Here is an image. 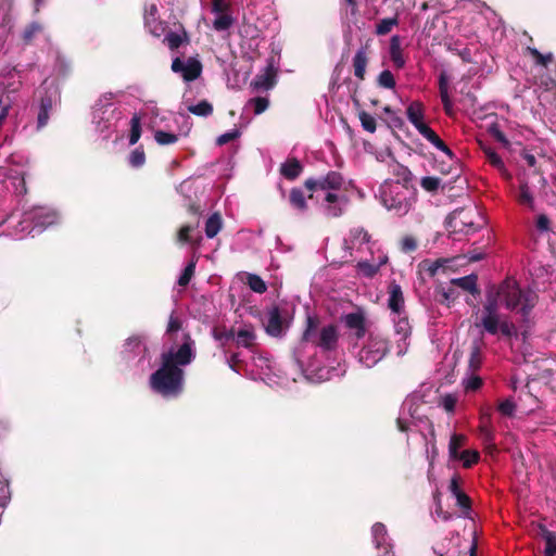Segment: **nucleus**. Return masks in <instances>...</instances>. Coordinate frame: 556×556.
Returning <instances> with one entry per match:
<instances>
[{
	"label": "nucleus",
	"instance_id": "obj_1",
	"mask_svg": "<svg viewBox=\"0 0 556 556\" xmlns=\"http://www.w3.org/2000/svg\"><path fill=\"white\" fill-rule=\"evenodd\" d=\"M194 341L190 333L184 334L178 350L161 354V366L150 376L151 389L164 397H176L184 390L185 371L180 366L189 365L195 357Z\"/></svg>",
	"mask_w": 556,
	"mask_h": 556
},
{
	"label": "nucleus",
	"instance_id": "obj_2",
	"mask_svg": "<svg viewBox=\"0 0 556 556\" xmlns=\"http://www.w3.org/2000/svg\"><path fill=\"white\" fill-rule=\"evenodd\" d=\"M497 295H501V302L509 311H514L521 305L520 313L523 317H527L534 306L533 296L525 293L513 278H506L500 283Z\"/></svg>",
	"mask_w": 556,
	"mask_h": 556
},
{
	"label": "nucleus",
	"instance_id": "obj_3",
	"mask_svg": "<svg viewBox=\"0 0 556 556\" xmlns=\"http://www.w3.org/2000/svg\"><path fill=\"white\" fill-rule=\"evenodd\" d=\"M319 320L317 317L307 316L306 328L302 336V341L312 342L321 351L328 352L337 349L339 334L334 325H328L320 329L319 334H316Z\"/></svg>",
	"mask_w": 556,
	"mask_h": 556
},
{
	"label": "nucleus",
	"instance_id": "obj_4",
	"mask_svg": "<svg viewBox=\"0 0 556 556\" xmlns=\"http://www.w3.org/2000/svg\"><path fill=\"white\" fill-rule=\"evenodd\" d=\"M484 224V218L477 207L473 208H456L446 218V225L454 233H473Z\"/></svg>",
	"mask_w": 556,
	"mask_h": 556
},
{
	"label": "nucleus",
	"instance_id": "obj_5",
	"mask_svg": "<svg viewBox=\"0 0 556 556\" xmlns=\"http://www.w3.org/2000/svg\"><path fill=\"white\" fill-rule=\"evenodd\" d=\"M390 352L389 341L378 333H370L358 353L359 362L367 368L374 367Z\"/></svg>",
	"mask_w": 556,
	"mask_h": 556
},
{
	"label": "nucleus",
	"instance_id": "obj_6",
	"mask_svg": "<svg viewBox=\"0 0 556 556\" xmlns=\"http://www.w3.org/2000/svg\"><path fill=\"white\" fill-rule=\"evenodd\" d=\"M381 202L387 210L394 211L400 216L405 215L410 208V202L400 184L390 186L389 189H383Z\"/></svg>",
	"mask_w": 556,
	"mask_h": 556
},
{
	"label": "nucleus",
	"instance_id": "obj_7",
	"mask_svg": "<svg viewBox=\"0 0 556 556\" xmlns=\"http://www.w3.org/2000/svg\"><path fill=\"white\" fill-rule=\"evenodd\" d=\"M501 295H497V289L495 291H489L486 294V301L483 305V316L480 325L490 334H496L498 332V303Z\"/></svg>",
	"mask_w": 556,
	"mask_h": 556
},
{
	"label": "nucleus",
	"instance_id": "obj_8",
	"mask_svg": "<svg viewBox=\"0 0 556 556\" xmlns=\"http://www.w3.org/2000/svg\"><path fill=\"white\" fill-rule=\"evenodd\" d=\"M344 178L341 173L330 170L326 176L316 178H307L304 181V187L309 191L308 199L314 198V191L316 190H332L339 191L343 188Z\"/></svg>",
	"mask_w": 556,
	"mask_h": 556
},
{
	"label": "nucleus",
	"instance_id": "obj_9",
	"mask_svg": "<svg viewBox=\"0 0 556 556\" xmlns=\"http://www.w3.org/2000/svg\"><path fill=\"white\" fill-rule=\"evenodd\" d=\"M170 70L174 73L181 74L185 81H193L202 74V63L197 58H189L184 62L180 58H175L172 61Z\"/></svg>",
	"mask_w": 556,
	"mask_h": 556
},
{
	"label": "nucleus",
	"instance_id": "obj_10",
	"mask_svg": "<svg viewBox=\"0 0 556 556\" xmlns=\"http://www.w3.org/2000/svg\"><path fill=\"white\" fill-rule=\"evenodd\" d=\"M463 480L457 473L450 480L448 491L456 498L457 506L467 515L471 510V500L462 489Z\"/></svg>",
	"mask_w": 556,
	"mask_h": 556
},
{
	"label": "nucleus",
	"instance_id": "obj_11",
	"mask_svg": "<svg viewBox=\"0 0 556 556\" xmlns=\"http://www.w3.org/2000/svg\"><path fill=\"white\" fill-rule=\"evenodd\" d=\"M370 42L371 40L367 39L366 42L356 51L352 60L354 75L359 80L365 79L366 68L369 63Z\"/></svg>",
	"mask_w": 556,
	"mask_h": 556
},
{
	"label": "nucleus",
	"instance_id": "obj_12",
	"mask_svg": "<svg viewBox=\"0 0 556 556\" xmlns=\"http://www.w3.org/2000/svg\"><path fill=\"white\" fill-rule=\"evenodd\" d=\"M372 536L379 556H388L391 553V544L388 541L387 528L383 523L377 522L372 526Z\"/></svg>",
	"mask_w": 556,
	"mask_h": 556
},
{
	"label": "nucleus",
	"instance_id": "obj_13",
	"mask_svg": "<svg viewBox=\"0 0 556 556\" xmlns=\"http://www.w3.org/2000/svg\"><path fill=\"white\" fill-rule=\"evenodd\" d=\"M388 294V307L391 309V312L401 314V312L404 309L405 301L402 288L399 283H396L395 280L389 283Z\"/></svg>",
	"mask_w": 556,
	"mask_h": 556
},
{
	"label": "nucleus",
	"instance_id": "obj_14",
	"mask_svg": "<svg viewBox=\"0 0 556 556\" xmlns=\"http://www.w3.org/2000/svg\"><path fill=\"white\" fill-rule=\"evenodd\" d=\"M343 321L349 329L355 331L354 336L356 337V339H362L365 337L366 319L363 313H349L343 317Z\"/></svg>",
	"mask_w": 556,
	"mask_h": 556
},
{
	"label": "nucleus",
	"instance_id": "obj_15",
	"mask_svg": "<svg viewBox=\"0 0 556 556\" xmlns=\"http://www.w3.org/2000/svg\"><path fill=\"white\" fill-rule=\"evenodd\" d=\"M266 332L271 337H280L283 332V319L277 306H274L268 312Z\"/></svg>",
	"mask_w": 556,
	"mask_h": 556
},
{
	"label": "nucleus",
	"instance_id": "obj_16",
	"mask_svg": "<svg viewBox=\"0 0 556 556\" xmlns=\"http://www.w3.org/2000/svg\"><path fill=\"white\" fill-rule=\"evenodd\" d=\"M390 60L395 68L401 70L405 66V59L402 49V39L399 35H393L390 39L389 46Z\"/></svg>",
	"mask_w": 556,
	"mask_h": 556
},
{
	"label": "nucleus",
	"instance_id": "obj_17",
	"mask_svg": "<svg viewBox=\"0 0 556 556\" xmlns=\"http://www.w3.org/2000/svg\"><path fill=\"white\" fill-rule=\"evenodd\" d=\"M303 172V165L296 157H290L280 166V174L288 180H295Z\"/></svg>",
	"mask_w": 556,
	"mask_h": 556
},
{
	"label": "nucleus",
	"instance_id": "obj_18",
	"mask_svg": "<svg viewBox=\"0 0 556 556\" xmlns=\"http://www.w3.org/2000/svg\"><path fill=\"white\" fill-rule=\"evenodd\" d=\"M29 219L34 222L36 227L46 228L55 223L56 215L52 212H48L45 208L39 207L29 214Z\"/></svg>",
	"mask_w": 556,
	"mask_h": 556
},
{
	"label": "nucleus",
	"instance_id": "obj_19",
	"mask_svg": "<svg viewBox=\"0 0 556 556\" xmlns=\"http://www.w3.org/2000/svg\"><path fill=\"white\" fill-rule=\"evenodd\" d=\"M371 239V236L368 233V231L361 227H353L350 230V239L345 240V243L348 244V249H353L355 247L359 248L361 245L368 243Z\"/></svg>",
	"mask_w": 556,
	"mask_h": 556
},
{
	"label": "nucleus",
	"instance_id": "obj_20",
	"mask_svg": "<svg viewBox=\"0 0 556 556\" xmlns=\"http://www.w3.org/2000/svg\"><path fill=\"white\" fill-rule=\"evenodd\" d=\"M406 115L408 121L414 125L415 128H418L419 125H422L425 117V106L420 101H413L406 109Z\"/></svg>",
	"mask_w": 556,
	"mask_h": 556
},
{
	"label": "nucleus",
	"instance_id": "obj_21",
	"mask_svg": "<svg viewBox=\"0 0 556 556\" xmlns=\"http://www.w3.org/2000/svg\"><path fill=\"white\" fill-rule=\"evenodd\" d=\"M477 280L478 278L476 275H468L465 277L452 279L451 285H453L456 289L460 288L462 290L476 295L480 293L477 286Z\"/></svg>",
	"mask_w": 556,
	"mask_h": 556
},
{
	"label": "nucleus",
	"instance_id": "obj_22",
	"mask_svg": "<svg viewBox=\"0 0 556 556\" xmlns=\"http://www.w3.org/2000/svg\"><path fill=\"white\" fill-rule=\"evenodd\" d=\"M257 89L268 90L276 84V72L271 66H268L265 73L257 75L252 83Z\"/></svg>",
	"mask_w": 556,
	"mask_h": 556
},
{
	"label": "nucleus",
	"instance_id": "obj_23",
	"mask_svg": "<svg viewBox=\"0 0 556 556\" xmlns=\"http://www.w3.org/2000/svg\"><path fill=\"white\" fill-rule=\"evenodd\" d=\"M189 35L185 29H182L181 34L169 30L165 34L163 40L172 51L177 50L182 43H189Z\"/></svg>",
	"mask_w": 556,
	"mask_h": 556
},
{
	"label": "nucleus",
	"instance_id": "obj_24",
	"mask_svg": "<svg viewBox=\"0 0 556 556\" xmlns=\"http://www.w3.org/2000/svg\"><path fill=\"white\" fill-rule=\"evenodd\" d=\"M482 365V349L480 341H473L470 346V355L468 361V369L475 374Z\"/></svg>",
	"mask_w": 556,
	"mask_h": 556
},
{
	"label": "nucleus",
	"instance_id": "obj_25",
	"mask_svg": "<svg viewBox=\"0 0 556 556\" xmlns=\"http://www.w3.org/2000/svg\"><path fill=\"white\" fill-rule=\"evenodd\" d=\"M540 531L545 541V556H556V533L549 531L545 526H540Z\"/></svg>",
	"mask_w": 556,
	"mask_h": 556
},
{
	"label": "nucleus",
	"instance_id": "obj_26",
	"mask_svg": "<svg viewBox=\"0 0 556 556\" xmlns=\"http://www.w3.org/2000/svg\"><path fill=\"white\" fill-rule=\"evenodd\" d=\"M435 293L440 296L439 302L447 306L459 296L458 290L453 285H450L447 288L440 286L437 288Z\"/></svg>",
	"mask_w": 556,
	"mask_h": 556
},
{
	"label": "nucleus",
	"instance_id": "obj_27",
	"mask_svg": "<svg viewBox=\"0 0 556 556\" xmlns=\"http://www.w3.org/2000/svg\"><path fill=\"white\" fill-rule=\"evenodd\" d=\"M327 194L325 197V201L328 203V205L326 206V212H327V215L330 216V217H339L342 215V208L338 205H336V203L339 202L340 200V197L334 193L332 190H327Z\"/></svg>",
	"mask_w": 556,
	"mask_h": 556
},
{
	"label": "nucleus",
	"instance_id": "obj_28",
	"mask_svg": "<svg viewBox=\"0 0 556 556\" xmlns=\"http://www.w3.org/2000/svg\"><path fill=\"white\" fill-rule=\"evenodd\" d=\"M289 202L298 211L305 212L307 210L306 198L300 188H292L290 190Z\"/></svg>",
	"mask_w": 556,
	"mask_h": 556
},
{
	"label": "nucleus",
	"instance_id": "obj_29",
	"mask_svg": "<svg viewBox=\"0 0 556 556\" xmlns=\"http://www.w3.org/2000/svg\"><path fill=\"white\" fill-rule=\"evenodd\" d=\"M222 228V217L219 213L212 214L205 223V235L207 238H214Z\"/></svg>",
	"mask_w": 556,
	"mask_h": 556
},
{
	"label": "nucleus",
	"instance_id": "obj_30",
	"mask_svg": "<svg viewBox=\"0 0 556 556\" xmlns=\"http://www.w3.org/2000/svg\"><path fill=\"white\" fill-rule=\"evenodd\" d=\"M467 442L465 434L454 433L452 434L448 443V454L451 458H456V455L460 453L459 448L463 447Z\"/></svg>",
	"mask_w": 556,
	"mask_h": 556
},
{
	"label": "nucleus",
	"instance_id": "obj_31",
	"mask_svg": "<svg viewBox=\"0 0 556 556\" xmlns=\"http://www.w3.org/2000/svg\"><path fill=\"white\" fill-rule=\"evenodd\" d=\"M217 16L213 21V28L216 31H225L228 30L233 25V18L227 12L217 13Z\"/></svg>",
	"mask_w": 556,
	"mask_h": 556
},
{
	"label": "nucleus",
	"instance_id": "obj_32",
	"mask_svg": "<svg viewBox=\"0 0 556 556\" xmlns=\"http://www.w3.org/2000/svg\"><path fill=\"white\" fill-rule=\"evenodd\" d=\"M456 460H462L465 468H470L480 459V454L475 450H465L456 455Z\"/></svg>",
	"mask_w": 556,
	"mask_h": 556
},
{
	"label": "nucleus",
	"instance_id": "obj_33",
	"mask_svg": "<svg viewBox=\"0 0 556 556\" xmlns=\"http://www.w3.org/2000/svg\"><path fill=\"white\" fill-rule=\"evenodd\" d=\"M52 109V100L50 97H45L40 102V110L38 113V127H43L49 121V113Z\"/></svg>",
	"mask_w": 556,
	"mask_h": 556
},
{
	"label": "nucleus",
	"instance_id": "obj_34",
	"mask_svg": "<svg viewBox=\"0 0 556 556\" xmlns=\"http://www.w3.org/2000/svg\"><path fill=\"white\" fill-rule=\"evenodd\" d=\"M357 273L366 278H374L379 273V265L369 261H359L356 264Z\"/></svg>",
	"mask_w": 556,
	"mask_h": 556
},
{
	"label": "nucleus",
	"instance_id": "obj_35",
	"mask_svg": "<svg viewBox=\"0 0 556 556\" xmlns=\"http://www.w3.org/2000/svg\"><path fill=\"white\" fill-rule=\"evenodd\" d=\"M247 285L249 286V288L252 291L260 293V294H263L267 291L266 282L262 279L261 276H258L256 274H248L247 275Z\"/></svg>",
	"mask_w": 556,
	"mask_h": 556
},
{
	"label": "nucleus",
	"instance_id": "obj_36",
	"mask_svg": "<svg viewBox=\"0 0 556 556\" xmlns=\"http://www.w3.org/2000/svg\"><path fill=\"white\" fill-rule=\"evenodd\" d=\"M42 31V26L38 22H31L28 24L23 33H22V40L25 45H30L34 40V38Z\"/></svg>",
	"mask_w": 556,
	"mask_h": 556
},
{
	"label": "nucleus",
	"instance_id": "obj_37",
	"mask_svg": "<svg viewBox=\"0 0 556 556\" xmlns=\"http://www.w3.org/2000/svg\"><path fill=\"white\" fill-rule=\"evenodd\" d=\"M399 25V17L395 15L393 17L382 18L376 25V35L384 36L389 34L394 26Z\"/></svg>",
	"mask_w": 556,
	"mask_h": 556
},
{
	"label": "nucleus",
	"instance_id": "obj_38",
	"mask_svg": "<svg viewBox=\"0 0 556 556\" xmlns=\"http://www.w3.org/2000/svg\"><path fill=\"white\" fill-rule=\"evenodd\" d=\"M188 111L197 116H210L213 113V105L207 100H202L198 104L189 105Z\"/></svg>",
	"mask_w": 556,
	"mask_h": 556
},
{
	"label": "nucleus",
	"instance_id": "obj_39",
	"mask_svg": "<svg viewBox=\"0 0 556 556\" xmlns=\"http://www.w3.org/2000/svg\"><path fill=\"white\" fill-rule=\"evenodd\" d=\"M237 344L239 346H243V348H251L253 345V342L255 340V333L253 332V330H249V329H240L237 334Z\"/></svg>",
	"mask_w": 556,
	"mask_h": 556
},
{
	"label": "nucleus",
	"instance_id": "obj_40",
	"mask_svg": "<svg viewBox=\"0 0 556 556\" xmlns=\"http://www.w3.org/2000/svg\"><path fill=\"white\" fill-rule=\"evenodd\" d=\"M483 151H484L488 162L492 166H494L502 173H506L505 164H504L502 157L492 148H484Z\"/></svg>",
	"mask_w": 556,
	"mask_h": 556
},
{
	"label": "nucleus",
	"instance_id": "obj_41",
	"mask_svg": "<svg viewBox=\"0 0 556 556\" xmlns=\"http://www.w3.org/2000/svg\"><path fill=\"white\" fill-rule=\"evenodd\" d=\"M377 84L381 88L394 89L396 81L392 72L389 70H384L379 74L377 78Z\"/></svg>",
	"mask_w": 556,
	"mask_h": 556
},
{
	"label": "nucleus",
	"instance_id": "obj_42",
	"mask_svg": "<svg viewBox=\"0 0 556 556\" xmlns=\"http://www.w3.org/2000/svg\"><path fill=\"white\" fill-rule=\"evenodd\" d=\"M141 136V124L140 117L138 115H134L130 119V134H129V144H136Z\"/></svg>",
	"mask_w": 556,
	"mask_h": 556
},
{
	"label": "nucleus",
	"instance_id": "obj_43",
	"mask_svg": "<svg viewBox=\"0 0 556 556\" xmlns=\"http://www.w3.org/2000/svg\"><path fill=\"white\" fill-rule=\"evenodd\" d=\"M199 220H197L194 224H187L179 228L177 232V241L179 243H189L191 242L190 233L198 227Z\"/></svg>",
	"mask_w": 556,
	"mask_h": 556
},
{
	"label": "nucleus",
	"instance_id": "obj_44",
	"mask_svg": "<svg viewBox=\"0 0 556 556\" xmlns=\"http://www.w3.org/2000/svg\"><path fill=\"white\" fill-rule=\"evenodd\" d=\"M358 118L362 124V127L368 132H375L377 128L376 119L372 115L367 113L366 111H361L358 113Z\"/></svg>",
	"mask_w": 556,
	"mask_h": 556
},
{
	"label": "nucleus",
	"instance_id": "obj_45",
	"mask_svg": "<svg viewBox=\"0 0 556 556\" xmlns=\"http://www.w3.org/2000/svg\"><path fill=\"white\" fill-rule=\"evenodd\" d=\"M498 331L506 338H513L518 336L516 326L507 320L498 318Z\"/></svg>",
	"mask_w": 556,
	"mask_h": 556
},
{
	"label": "nucleus",
	"instance_id": "obj_46",
	"mask_svg": "<svg viewBox=\"0 0 556 556\" xmlns=\"http://www.w3.org/2000/svg\"><path fill=\"white\" fill-rule=\"evenodd\" d=\"M154 139L160 146L174 144L178 141V136L164 130H156L154 132Z\"/></svg>",
	"mask_w": 556,
	"mask_h": 556
},
{
	"label": "nucleus",
	"instance_id": "obj_47",
	"mask_svg": "<svg viewBox=\"0 0 556 556\" xmlns=\"http://www.w3.org/2000/svg\"><path fill=\"white\" fill-rule=\"evenodd\" d=\"M195 261H191L186 267L185 269L182 270L181 275L179 276L178 278V281L177 283L180 286V287H186L189 285L191 278L193 277L194 275V271H195Z\"/></svg>",
	"mask_w": 556,
	"mask_h": 556
},
{
	"label": "nucleus",
	"instance_id": "obj_48",
	"mask_svg": "<svg viewBox=\"0 0 556 556\" xmlns=\"http://www.w3.org/2000/svg\"><path fill=\"white\" fill-rule=\"evenodd\" d=\"M528 50H529V53L535 60V63L539 65L547 67V65L553 61L552 53L543 54L536 48H530V47L528 48Z\"/></svg>",
	"mask_w": 556,
	"mask_h": 556
},
{
	"label": "nucleus",
	"instance_id": "obj_49",
	"mask_svg": "<svg viewBox=\"0 0 556 556\" xmlns=\"http://www.w3.org/2000/svg\"><path fill=\"white\" fill-rule=\"evenodd\" d=\"M446 263V260L439 258L434 262L431 261H424L421 262L420 266L429 274V276L433 277L437 275L439 268L443 267Z\"/></svg>",
	"mask_w": 556,
	"mask_h": 556
},
{
	"label": "nucleus",
	"instance_id": "obj_50",
	"mask_svg": "<svg viewBox=\"0 0 556 556\" xmlns=\"http://www.w3.org/2000/svg\"><path fill=\"white\" fill-rule=\"evenodd\" d=\"M146 162V154L142 147L136 148L129 155V164L132 167H140Z\"/></svg>",
	"mask_w": 556,
	"mask_h": 556
},
{
	"label": "nucleus",
	"instance_id": "obj_51",
	"mask_svg": "<svg viewBox=\"0 0 556 556\" xmlns=\"http://www.w3.org/2000/svg\"><path fill=\"white\" fill-rule=\"evenodd\" d=\"M440 184V178L433 176H426L420 180V186L428 192H435L439 189Z\"/></svg>",
	"mask_w": 556,
	"mask_h": 556
},
{
	"label": "nucleus",
	"instance_id": "obj_52",
	"mask_svg": "<svg viewBox=\"0 0 556 556\" xmlns=\"http://www.w3.org/2000/svg\"><path fill=\"white\" fill-rule=\"evenodd\" d=\"M213 337L215 340L220 341L223 345H225L228 341L235 339V331L226 330V329H218L214 328L213 330Z\"/></svg>",
	"mask_w": 556,
	"mask_h": 556
},
{
	"label": "nucleus",
	"instance_id": "obj_53",
	"mask_svg": "<svg viewBox=\"0 0 556 556\" xmlns=\"http://www.w3.org/2000/svg\"><path fill=\"white\" fill-rule=\"evenodd\" d=\"M498 412L506 417H511L516 410V404L511 399L502 401L497 406Z\"/></svg>",
	"mask_w": 556,
	"mask_h": 556
},
{
	"label": "nucleus",
	"instance_id": "obj_54",
	"mask_svg": "<svg viewBox=\"0 0 556 556\" xmlns=\"http://www.w3.org/2000/svg\"><path fill=\"white\" fill-rule=\"evenodd\" d=\"M250 103L253 104L254 114L260 115L265 112L269 105V101L264 97H256L250 100Z\"/></svg>",
	"mask_w": 556,
	"mask_h": 556
},
{
	"label": "nucleus",
	"instance_id": "obj_55",
	"mask_svg": "<svg viewBox=\"0 0 556 556\" xmlns=\"http://www.w3.org/2000/svg\"><path fill=\"white\" fill-rule=\"evenodd\" d=\"M520 193H519V202L521 204H527L529 206H533V195L530 192V189L527 184L520 185Z\"/></svg>",
	"mask_w": 556,
	"mask_h": 556
},
{
	"label": "nucleus",
	"instance_id": "obj_56",
	"mask_svg": "<svg viewBox=\"0 0 556 556\" xmlns=\"http://www.w3.org/2000/svg\"><path fill=\"white\" fill-rule=\"evenodd\" d=\"M395 330L401 334L402 340H406L410 334V327L406 318L400 319L395 325Z\"/></svg>",
	"mask_w": 556,
	"mask_h": 556
},
{
	"label": "nucleus",
	"instance_id": "obj_57",
	"mask_svg": "<svg viewBox=\"0 0 556 556\" xmlns=\"http://www.w3.org/2000/svg\"><path fill=\"white\" fill-rule=\"evenodd\" d=\"M448 81L450 77L446 74V72L442 71L439 75V91H440V98H446V94L448 93Z\"/></svg>",
	"mask_w": 556,
	"mask_h": 556
},
{
	"label": "nucleus",
	"instance_id": "obj_58",
	"mask_svg": "<svg viewBox=\"0 0 556 556\" xmlns=\"http://www.w3.org/2000/svg\"><path fill=\"white\" fill-rule=\"evenodd\" d=\"M482 379L479 376L471 375L465 382L466 391H477L482 387Z\"/></svg>",
	"mask_w": 556,
	"mask_h": 556
},
{
	"label": "nucleus",
	"instance_id": "obj_59",
	"mask_svg": "<svg viewBox=\"0 0 556 556\" xmlns=\"http://www.w3.org/2000/svg\"><path fill=\"white\" fill-rule=\"evenodd\" d=\"M416 129L430 143L438 137V134L426 123H424L422 125H419V127Z\"/></svg>",
	"mask_w": 556,
	"mask_h": 556
},
{
	"label": "nucleus",
	"instance_id": "obj_60",
	"mask_svg": "<svg viewBox=\"0 0 556 556\" xmlns=\"http://www.w3.org/2000/svg\"><path fill=\"white\" fill-rule=\"evenodd\" d=\"M416 129L430 143L438 137V134L426 123H424L422 125H419V127Z\"/></svg>",
	"mask_w": 556,
	"mask_h": 556
},
{
	"label": "nucleus",
	"instance_id": "obj_61",
	"mask_svg": "<svg viewBox=\"0 0 556 556\" xmlns=\"http://www.w3.org/2000/svg\"><path fill=\"white\" fill-rule=\"evenodd\" d=\"M418 244L414 237L406 236L403 238L401 242V249L405 253L414 252L417 249Z\"/></svg>",
	"mask_w": 556,
	"mask_h": 556
},
{
	"label": "nucleus",
	"instance_id": "obj_62",
	"mask_svg": "<svg viewBox=\"0 0 556 556\" xmlns=\"http://www.w3.org/2000/svg\"><path fill=\"white\" fill-rule=\"evenodd\" d=\"M147 26L149 27L150 33L154 37H161L165 33V28H166V26L162 22H156V21H153V22L148 21Z\"/></svg>",
	"mask_w": 556,
	"mask_h": 556
},
{
	"label": "nucleus",
	"instance_id": "obj_63",
	"mask_svg": "<svg viewBox=\"0 0 556 556\" xmlns=\"http://www.w3.org/2000/svg\"><path fill=\"white\" fill-rule=\"evenodd\" d=\"M536 228L541 232L551 231V220L545 214H540L536 218Z\"/></svg>",
	"mask_w": 556,
	"mask_h": 556
},
{
	"label": "nucleus",
	"instance_id": "obj_64",
	"mask_svg": "<svg viewBox=\"0 0 556 556\" xmlns=\"http://www.w3.org/2000/svg\"><path fill=\"white\" fill-rule=\"evenodd\" d=\"M431 144H433L437 149L442 151L451 160L455 157L454 152L446 146V143L439 136L431 142Z\"/></svg>",
	"mask_w": 556,
	"mask_h": 556
}]
</instances>
